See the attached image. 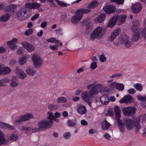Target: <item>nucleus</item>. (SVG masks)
I'll use <instances>...</instances> for the list:
<instances>
[{
  "label": "nucleus",
  "instance_id": "obj_54",
  "mask_svg": "<svg viewBox=\"0 0 146 146\" xmlns=\"http://www.w3.org/2000/svg\"><path fill=\"white\" fill-rule=\"evenodd\" d=\"M33 32V29H30L26 31L25 33V34L26 35H29L32 34Z\"/></svg>",
  "mask_w": 146,
  "mask_h": 146
},
{
  "label": "nucleus",
  "instance_id": "obj_3",
  "mask_svg": "<svg viewBox=\"0 0 146 146\" xmlns=\"http://www.w3.org/2000/svg\"><path fill=\"white\" fill-rule=\"evenodd\" d=\"M107 28L98 26L96 28L91 34L90 38L91 40L96 38L99 40L102 38L105 33Z\"/></svg>",
  "mask_w": 146,
  "mask_h": 146
},
{
  "label": "nucleus",
  "instance_id": "obj_46",
  "mask_svg": "<svg viewBox=\"0 0 146 146\" xmlns=\"http://www.w3.org/2000/svg\"><path fill=\"white\" fill-rule=\"evenodd\" d=\"M121 73H116L113 74L110 77V78H112L113 80V79L116 78L120 77L122 76Z\"/></svg>",
  "mask_w": 146,
  "mask_h": 146
},
{
  "label": "nucleus",
  "instance_id": "obj_5",
  "mask_svg": "<svg viewBox=\"0 0 146 146\" xmlns=\"http://www.w3.org/2000/svg\"><path fill=\"white\" fill-rule=\"evenodd\" d=\"M32 60L34 66L36 68L40 67L42 65L43 60L37 54L34 53L33 54Z\"/></svg>",
  "mask_w": 146,
  "mask_h": 146
},
{
  "label": "nucleus",
  "instance_id": "obj_16",
  "mask_svg": "<svg viewBox=\"0 0 146 146\" xmlns=\"http://www.w3.org/2000/svg\"><path fill=\"white\" fill-rule=\"evenodd\" d=\"M81 97L83 101L85 102L90 101L92 98V96L90 95L89 92H84L81 94Z\"/></svg>",
  "mask_w": 146,
  "mask_h": 146
},
{
  "label": "nucleus",
  "instance_id": "obj_57",
  "mask_svg": "<svg viewBox=\"0 0 146 146\" xmlns=\"http://www.w3.org/2000/svg\"><path fill=\"white\" fill-rule=\"evenodd\" d=\"M124 0H113V2L116 3L118 5H122L123 4Z\"/></svg>",
  "mask_w": 146,
  "mask_h": 146
},
{
  "label": "nucleus",
  "instance_id": "obj_26",
  "mask_svg": "<svg viewBox=\"0 0 146 146\" xmlns=\"http://www.w3.org/2000/svg\"><path fill=\"white\" fill-rule=\"evenodd\" d=\"M78 112L79 114L82 115L85 114L87 112L86 107L83 105H80L78 107Z\"/></svg>",
  "mask_w": 146,
  "mask_h": 146
},
{
  "label": "nucleus",
  "instance_id": "obj_58",
  "mask_svg": "<svg viewBox=\"0 0 146 146\" xmlns=\"http://www.w3.org/2000/svg\"><path fill=\"white\" fill-rule=\"evenodd\" d=\"M142 36L144 38L146 39V27L142 31Z\"/></svg>",
  "mask_w": 146,
  "mask_h": 146
},
{
  "label": "nucleus",
  "instance_id": "obj_12",
  "mask_svg": "<svg viewBox=\"0 0 146 146\" xmlns=\"http://www.w3.org/2000/svg\"><path fill=\"white\" fill-rule=\"evenodd\" d=\"M120 31V29L119 28H116L113 30L109 37V40L110 42H113L116 37L119 35Z\"/></svg>",
  "mask_w": 146,
  "mask_h": 146
},
{
  "label": "nucleus",
  "instance_id": "obj_39",
  "mask_svg": "<svg viewBox=\"0 0 146 146\" xmlns=\"http://www.w3.org/2000/svg\"><path fill=\"white\" fill-rule=\"evenodd\" d=\"M9 18V15L8 14H5L2 16L0 18V20L3 22L7 21Z\"/></svg>",
  "mask_w": 146,
  "mask_h": 146
},
{
  "label": "nucleus",
  "instance_id": "obj_24",
  "mask_svg": "<svg viewBox=\"0 0 146 146\" xmlns=\"http://www.w3.org/2000/svg\"><path fill=\"white\" fill-rule=\"evenodd\" d=\"M34 128H31V127L25 126H22L21 127V130L25 131L26 133L29 132L31 133H35L34 131Z\"/></svg>",
  "mask_w": 146,
  "mask_h": 146
},
{
  "label": "nucleus",
  "instance_id": "obj_17",
  "mask_svg": "<svg viewBox=\"0 0 146 146\" xmlns=\"http://www.w3.org/2000/svg\"><path fill=\"white\" fill-rule=\"evenodd\" d=\"M25 71L27 74L31 76H35L36 73V71L35 69L32 66L27 67Z\"/></svg>",
  "mask_w": 146,
  "mask_h": 146
},
{
  "label": "nucleus",
  "instance_id": "obj_41",
  "mask_svg": "<svg viewBox=\"0 0 146 146\" xmlns=\"http://www.w3.org/2000/svg\"><path fill=\"white\" fill-rule=\"evenodd\" d=\"M19 134L13 133L9 137V139L12 141H15L18 139Z\"/></svg>",
  "mask_w": 146,
  "mask_h": 146
},
{
  "label": "nucleus",
  "instance_id": "obj_51",
  "mask_svg": "<svg viewBox=\"0 0 146 146\" xmlns=\"http://www.w3.org/2000/svg\"><path fill=\"white\" fill-rule=\"evenodd\" d=\"M117 82H114L110 84L109 85V88L110 89H113L114 88H116Z\"/></svg>",
  "mask_w": 146,
  "mask_h": 146
},
{
  "label": "nucleus",
  "instance_id": "obj_36",
  "mask_svg": "<svg viewBox=\"0 0 146 146\" xmlns=\"http://www.w3.org/2000/svg\"><path fill=\"white\" fill-rule=\"evenodd\" d=\"M57 106L54 104H50L48 107V109L49 111L53 112V111L56 110L57 109Z\"/></svg>",
  "mask_w": 146,
  "mask_h": 146
},
{
  "label": "nucleus",
  "instance_id": "obj_13",
  "mask_svg": "<svg viewBox=\"0 0 146 146\" xmlns=\"http://www.w3.org/2000/svg\"><path fill=\"white\" fill-rule=\"evenodd\" d=\"M132 11L134 13H138L141 10L142 6L141 4L139 2H137L132 5Z\"/></svg>",
  "mask_w": 146,
  "mask_h": 146
},
{
  "label": "nucleus",
  "instance_id": "obj_37",
  "mask_svg": "<svg viewBox=\"0 0 146 146\" xmlns=\"http://www.w3.org/2000/svg\"><path fill=\"white\" fill-rule=\"evenodd\" d=\"M9 80L8 78H5L0 80V85L4 86L7 83L9 82Z\"/></svg>",
  "mask_w": 146,
  "mask_h": 146
},
{
  "label": "nucleus",
  "instance_id": "obj_63",
  "mask_svg": "<svg viewBox=\"0 0 146 146\" xmlns=\"http://www.w3.org/2000/svg\"><path fill=\"white\" fill-rule=\"evenodd\" d=\"M39 16V14L36 13L33 15L31 18V20L32 21H34L35 19L38 18Z\"/></svg>",
  "mask_w": 146,
  "mask_h": 146
},
{
  "label": "nucleus",
  "instance_id": "obj_60",
  "mask_svg": "<svg viewBox=\"0 0 146 146\" xmlns=\"http://www.w3.org/2000/svg\"><path fill=\"white\" fill-rule=\"evenodd\" d=\"M58 45H51L50 46V49L53 50H56L58 49Z\"/></svg>",
  "mask_w": 146,
  "mask_h": 146
},
{
  "label": "nucleus",
  "instance_id": "obj_18",
  "mask_svg": "<svg viewBox=\"0 0 146 146\" xmlns=\"http://www.w3.org/2000/svg\"><path fill=\"white\" fill-rule=\"evenodd\" d=\"M15 72L20 79H24L27 76V74L21 69L17 68Z\"/></svg>",
  "mask_w": 146,
  "mask_h": 146
},
{
  "label": "nucleus",
  "instance_id": "obj_28",
  "mask_svg": "<svg viewBox=\"0 0 146 146\" xmlns=\"http://www.w3.org/2000/svg\"><path fill=\"white\" fill-rule=\"evenodd\" d=\"M99 5V3L97 1L94 0L88 5L87 8H89L91 9H93L98 7Z\"/></svg>",
  "mask_w": 146,
  "mask_h": 146
},
{
  "label": "nucleus",
  "instance_id": "obj_48",
  "mask_svg": "<svg viewBox=\"0 0 146 146\" xmlns=\"http://www.w3.org/2000/svg\"><path fill=\"white\" fill-rule=\"evenodd\" d=\"M17 42V38H14L11 40L7 42V44L8 45L13 44H15Z\"/></svg>",
  "mask_w": 146,
  "mask_h": 146
},
{
  "label": "nucleus",
  "instance_id": "obj_19",
  "mask_svg": "<svg viewBox=\"0 0 146 146\" xmlns=\"http://www.w3.org/2000/svg\"><path fill=\"white\" fill-rule=\"evenodd\" d=\"M117 18L118 24L120 25L124 23L126 21L127 16L125 15H115Z\"/></svg>",
  "mask_w": 146,
  "mask_h": 146
},
{
  "label": "nucleus",
  "instance_id": "obj_56",
  "mask_svg": "<svg viewBox=\"0 0 146 146\" xmlns=\"http://www.w3.org/2000/svg\"><path fill=\"white\" fill-rule=\"evenodd\" d=\"M114 111L115 113H120L121 110L119 106H115L114 108Z\"/></svg>",
  "mask_w": 146,
  "mask_h": 146
},
{
  "label": "nucleus",
  "instance_id": "obj_11",
  "mask_svg": "<svg viewBox=\"0 0 146 146\" xmlns=\"http://www.w3.org/2000/svg\"><path fill=\"white\" fill-rule=\"evenodd\" d=\"M134 99L130 95H127L121 99L119 102L121 103H131L134 102Z\"/></svg>",
  "mask_w": 146,
  "mask_h": 146
},
{
  "label": "nucleus",
  "instance_id": "obj_32",
  "mask_svg": "<svg viewBox=\"0 0 146 146\" xmlns=\"http://www.w3.org/2000/svg\"><path fill=\"white\" fill-rule=\"evenodd\" d=\"M141 31L138 30L137 32H135L132 37V40L133 41L136 42L139 40L140 35Z\"/></svg>",
  "mask_w": 146,
  "mask_h": 146
},
{
  "label": "nucleus",
  "instance_id": "obj_59",
  "mask_svg": "<svg viewBox=\"0 0 146 146\" xmlns=\"http://www.w3.org/2000/svg\"><path fill=\"white\" fill-rule=\"evenodd\" d=\"M128 93L130 94H133L135 93L136 90L133 88H130L127 90Z\"/></svg>",
  "mask_w": 146,
  "mask_h": 146
},
{
  "label": "nucleus",
  "instance_id": "obj_62",
  "mask_svg": "<svg viewBox=\"0 0 146 146\" xmlns=\"http://www.w3.org/2000/svg\"><path fill=\"white\" fill-rule=\"evenodd\" d=\"M8 46L12 50H14L17 48V46L16 44H13L8 45Z\"/></svg>",
  "mask_w": 146,
  "mask_h": 146
},
{
  "label": "nucleus",
  "instance_id": "obj_20",
  "mask_svg": "<svg viewBox=\"0 0 146 146\" xmlns=\"http://www.w3.org/2000/svg\"><path fill=\"white\" fill-rule=\"evenodd\" d=\"M0 127L4 129H8L10 130H14L15 129L13 126L1 122H0Z\"/></svg>",
  "mask_w": 146,
  "mask_h": 146
},
{
  "label": "nucleus",
  "instance_id": "obj_1",
  "mask_svg": "<svg viewBox=\"0 0 146 146\" xmlns=\"http://www.w3.org/2000/svg\"><path fill=\"white\" fill-rule=\"evenodd\" d=\"M53 124V120L48 119H42L39 121L37 123V127H34V131L37 132L40 131L45 130L52 126Z\"/></svg>",
  "mask_w": 146,
  "mask_h": 146
},
{
  "label": "nucleus",
  "instance_id": "obj_9",
  "mask_svg": "<svg viewBox=\"0 0 146 146\" xmlns=\"http://www.w3.org/2000/svg\"><path fill=\"white\" fill-rule=\"evenodd\" d=\"M77 10L75 13V15L71 17V21L73 24H76L82 19L83 15L78 12Z\"/></svg>",
  "mask_w": 146,
  "mask_h": 146
},
{
  "label": "nucleus",
  "instance_id": "obj_53",
  "mask_svg": "<svg viewBox=\"0 0 146 146\" xmlns=\"http://www.w3.org/2000/svg\"><path fill=\"white\" fill-rule=\"evenodd\" d=\"M106 58L104 55L102 54L101 55L100 57V61L102 62L106 61Z\"/></svg>",
  "mask_w": 146,
  "mask_h": 146
},
{
  "label": "nucleus",
  "instance_id": "obj_35",
  "mask_svg": "<svg viewBox=\"0 0 146 146\" xmlns=\"http://www.w3.org/2000/svg\"><path fill=\"white\" fill-rule=\"evenodd\" d=\"M78 12H79L80 14H82V15L84 13H90L91 11V9L89 8H87V9H80L78 10Z\"/></svg>",
  "mask_w": 146,
  "mask_h": 146
},
{
  "label": "nucleus",
  "instance_id": "obj_49",
  "mask_svg": "<svg viewBox=\"0 0 146 146\" xmlns=\"http://www.w3.org/2000/svg\"><path fill=\"white\" fill-rule=\"evenodd\" d=\"M56 2L60 6H61L66 7L68 5L66 4V3H64L58 0H55Z\"/></svg>",
  "mask_w": 146,
  "mask_h": 146
},
{
  "label": "nucleus",
  "instance_id": "obj_43",
  "mask_svg": "<svg viewBox=\"0 0 146 146\" xmlns=\"http://www.w3.org/2000/svg\"><path fill=\"white\" fill-rule=\"evenodd\" d=\"M66 98L63 96H61L58 98L57 100V103H64L66 102Z\"/></svg>",
  "mask_w": 146,
  "mask_h": 146
},
{
  "label": "nucleus",
  "instance_id": "obj_8",
  "mask_svg": "<svg viewBox=\"0 0 146 146\" xmlns=\"http://www.w3.org/2000/svg\"><path fill=\"white\" fill-rule=\"evenodd\" d=\"M27 12V10L25 7H21L17 13V16L19 19L20 21H22L26 19L27 18L26 16Z\"/></svg>",
  "mask_w": 146,
  "mask_h": 146
},
{
  "label": "nucleus",
  "instance_id": "obj_6",
  "mask_svg": "<svg viewBox=\"0 0 146 146\" xmlns=\"http://www.w3.org/2000/svg\"><path fill=\"white\" fill-rule=\"evenodd\" d=\"M33 117V115L32 114L27 113L16 118L14 121V123L16 125H17L21 122L28 120Z\"/></svg>",
  "mask_w": 146,
  "mask_h": 146
},
{
  "label": "nucleus",
  "instance_id": "obj_38",
  "mask_svg": "<svg viewBox=\"0 0 146 146\" xmlns=\"http://www.w3.org/2000/svg\"><path fill=\"white\" fill-rule=\"evenodd\" d=\"M67 125L70 127H74L75 126L76 124V121H73L72 120H68L66 122Z\"/></svg>",
  "mask_w": 146,
  "mask_h": 146
},
{
  "label": "nucleus",
  "instance_id": "obj_29",
  "mask_svg": "<svg viewBox=\"0 0 146 146\" xmlns=\"http://www.w3.org/2000/svg\"><path fill=\"white\" fill-rule=\"evenodd\" d=\"M106 17L105 13H102L100 15L97 17L95 18L94 20L96 23H101L104 20Z\"/></svg>",
  "mask_w": 146,
  "mask_h": 146
},
{
  "label": "nucleus",
  "instance_id": "obj_30",
  "mask_svg": "<svg viewBox=\"0 0 146 146\" xmlns=\"http://www.w3.org/2000/svg\"><path fill=\"white\" fill-rule=\"evenodd\" d=\"M139 25V21L137 20L134 21L132 23L131 27V30L135 32L138 29V26Z\"/></svg>",
  "mask_w": 146,
  "mask_h": 146
},
{
  "label": "nucleus",
  "instance_id": "obj_34",
  "mask_svg": "<svg viewBox=\"0 0 146 146\" xmlns=\"http://www.w3.org/2000/svg\"><path fill=\"white\" fill-rule=\"evenodd\" d=\"M27 62V58L25 56L20 57L18 61L19 64L20 65H23Z\"/></svg>",
  "mask_w": 146,
  "mask_h": 146
},
{
  "label": "nucleus",
  "instance_id": "obj_27",
  "mask_svg": "<svg viewBox=\"0 0 146 146\" xmlns=\"http://www.w3.org/2000/svg\"><path fill=\"white\" fill-rule=\"evenodd\" d=\"M11 70L8 67H1L0 68V74L5 75L9 74L11 72Z\"/></svg>",
  "mask_w": 146,
  "mask_h": 146
},
{
  "label": "nucleus",
  "instance_id": "obj_21",
  "mask_svg": "<svg viewBox=\"0 0 146 146\" xmlns=\"http://www.w3.org/2000/svg\"><path fill=\"white\" fill-rule=\"evenodd\" d=\"M9 86L11 88L16 87L19 84L17 79L16 77H13L12 78L9 80Z\"/></svg>",
  "mask_w": 146,
  "mask_h": 146
},
{
  "label": "nucleus",
  "instance_id": "obj_47",
  "mask_svg": "<svg viewBox=\"0 0 146 146\" xmlns=\"http://www.w3.org/2000/svg\"><path fill=\"white\" fill-rule=\"evenodd\" d=\"M63 136L65 139H68L70 138L71 136V134L69 132H65L63 133Z\"/></svg>",
  "mask_w": 146,
  "mask_h": 146
},
{
  "label": "nucleus",
  "instance_id": "obj_33",
  "mask_svg": "<svg viewBox=\"0 0 146 146\" xmlns=\"http://www.w3.org/2000/svg\"><path fill=\"white\" fill-rule=\"evenodd\" d=\"M117 125L120 132L123 133L125 131V126L121 120L117 121Z\"/></svg>",
  "mask_w": 146,
  "mask_h": 146
},
{
  "label": "nucleus",
  "instance_id": "obj_4",
  "mask_svg": "<svg viewBox=\"0 0 146 146\" xmlns=\"http://www.w3.org/2000/svg\"><path fill=\"white\" fill-rule=\"evenodd\" d=\"M119 42L121 44H123L124 46L129 48L131 46V42L129 37L126 35H121L119 39Z\"/></svg>",
  "mask_w": 146,
  "mask_h": 146
},
{
  "label": "nucleus",
  "instance_id": "obj_52",
  "mask_svg": "<svg viewBox=\"0 0 146 146\" xmlns=\"http://www.w3.org/2000/svg\"><path fill=\"white\" fill-rule=\"evenodd\" d=\"M25 7L26 8V10H27V8L30 9H33L32 3H26L25 4Z\"/></svg>",
  "mask_w": 146,
  "mask_h": 146
},
{
  "label": "nucleus",
  "instance_id": "obj_45",
  "mask_svg": "<svg viewBox=\"0 0 146 146\" xmlns=\"http://www.w3.org/2000/svg\"><path fill=\"white\" fill-rule=\"evenodd\" d=\"M133 86L138 91H141L143 90L142 85L140 84L137 83L134 85Z\"/></svg>",
  "mask_w": 146,
  "mask_h": 146
},
{
  "label": "nucleus",
  "instance_id": "obj_2",
  "mask_svg": "<svg viewBox=\"0 0 146 146\" xmlns=\"http://www.w3.org/2000/svg\"><path fill=\"white\" fill-rule=\"evenodd\" d=\"M139 123L140 121L139 118H137L135 120H134L130 119H125L124 122L127 129L130 130L135 127L136 132L138 131L141 128V125Z\"/></svg>",
  "mask_w": 146,
  "mask_h": 146
},
{
  "label": "nucleus",
  "instance_id": "obj_55",
  "mask_svg": "<svg viewBox=\"0 0 146 146\" xmlns=\"http://www.w3.org/2000/svg\"><path fill=\"white\" fill-rule=\"evenodd\" d=\"M97 66L96 62H94L91 63L90 67L91 69L94 70L97 68Z\"/></svg>",
  "mask_w": 146,
  "mask_h": 146
},
{
  "label": "nucleus",
  "instance_id": "obj_23",
  "mask_svg": "<svg viewBox=\"0 0 146 146\" xmlns=\"http://www.w3.org/2000/svg\"><path fill=\"white\" fill-rule=\"evenodd\" d=\"M9 141V139H6L5 137V135L0 130V145L7 144Z\"/></svg>",
  "mask_w": 146,
  "mask_h": 146
},
{
  "label": "nucleus",
  "instance_id": "obj_61",
  "mask_svg": "<svg viewBox=\"0 0 146 146\" xmlns=\"http://www.w3.org/2000/svg\"><path fill=\"white\" fill-rule=\"evenodd\" d=\"M62 29L61 28H59L58 29L56 30V33L63 35V33L62 32Z\"/></svg>",
  "mask_w": 146,
  "mask_h": 146
},
{
  "label": "nucleus",
  "instance_id": "obj_15",
  "mask_svg": "<svg viewBox=\"0 0 146 146\" xmlns=\"http://www.w3.org/2000/svg\"><path fill=\"white\" fill-rule=\"evenodd\" d=\"M103 9L106 13L110 14L114 12L116 9L114 6L113 5H109L104 7Z\"/></svg>",
  "mask_w": 146,
  "mask_h": 146
},
{
  "label": "nucleus",
  "instance_id": "obj_7",
  "mask_svg": "<svg viewBox=\"0 0 146 146\" xmlns=\"http://www.w3.org/2000/svg\"><path fill=\"white\" fill-rule=\"evenodd\" d=\"M137 109L133 106L124 108H123L122 111L124 114L128 116H131L136 113Z\"/></svg>",
  "mask_w": 146,
  "mask_h": 146
},
{
  "label": "nucleus",
  "instance_id": "obj_40",
  "mask_svg": "<svg viewBox=\"0 0 146 146\" xmlns=\"http://www.w3.org/2000/svg\"><path fill=\"white\" fill-rule=\"evenodd\" d=\"M47 119L48 120H52V119L54 118V115H53V112L48 111L47 114Z\"/></svg>",
  "mask_w": 146,
  "mask_h": 146
},
{
  "label": "nucleus",
  "instance_id": "obj_31",
  "mask_svg": "<svg viewBox=\"0 0 146 146\" xmlns=\"http://www.w3.org/2000/svg\"><path fill=\"white\" fill-rule=\"evenodd\" d=\"M100 101L103 104L107 105L109 102V98L106 95L103 96L100 98Z\"/></svg>",
  "mask_w": 146,
  "mask_h": 146
},
{
  "label": "nucleus",
  "instance_id": "obj_25",
  "mask_svg": "<svg viewBox=\"0 0 146 146\" xmlns=\"http://www.w3.org/2000/svg\"><path fill=\"white\" fill-rule=\"evenodd\" d=\"M102 125V129L103 130L108 129L110 127V124L106 120L102 121L101 123Z\"/></svg>",
  "mask_w": 146,
  "mask_h": 146
},
{
  "label": "nucleus",
  "instance_id": "obj_22",
  "mask_svg": "<svg viewBox=\"0 0 146 146\" xmlns=\"http://www.w3.org/2000/svg\"><path fill=\"white\" fill-rule=\"evenodd\" d=\"M117 21V18L115 16H112L109 21L107 24V27L110 28L113 27L115 25Z\"/></svg>",
  "mask_w": 146,
  "mask_h": 146
},
{
  "label": "nucleus",
  "instance_id": "obj_10",
  "mask_svg": "<svg viewBox=\"0 0 146 146\" xmlns=\"http://www.w3.org/2000/svg\"><path fill=\"white\" fill-rule=\"evenodd\" d=\"M103 88L102 84H98L94 86L89 91L90 95L92 97L94 95L98 93L100 90V89Z\"/></svg>",
  "mask_w": 146,
  "mask_h": 146
},
{
  "label": "nucleus",
  "instance_id": "obj_14",
  "mask_svg": "<svg viewBox=\"0 0 146 146\" xmlns=\"http://www.w3.org/2000/svg\"><path fill=\"white\" fill-rule=\"evenodd\" d=\"M21 45L29 52H33L35 50V47L34 46L26 42H23Z\"/></svg>",
  "mask_w": 146,
  "mask_h": 146
},
{
  "label": "nucleus",
  "instance_id": "obj_50",
  "mask_svg": "<svg viewBox=\"0 0 146 146\" xmlns=\"http://www.w3.org/2000/svg\"><path fill=\"white\" fill-rule=\"evenodd\" d=\"M33 9H36L39 8L40 7V4L36 2L32 3Z\"/></svg>",
  "mask_w": 146,
  "mask_h": 146
},
{
  "label": "nucleus",
  "instance_id": "obj_42",
  "mask_svg": "<svg viewBox=\"0 0 146 146\" xmlns=\"http://www.w3.org/2000/svg\"><path fill=\"white\" fill-rule=\"evenodd\" d=\"M115 88L120 91H122L124 89V85L122 83H119L117 82Z\"/></svg>",
  "mask_w": 146,
  "mask_h": 146
},
{
  "label": "nucleus",
  "instance_id": "obj_64",
  "mask_svg": "<svg viewBox=\"0 0 146 146\" xmlns=\"http://www.w3.org/2000/svg\"><path fill=\"white\" fill-rule=\"evenodd\" d=\"M104 137L106 139L110 140L111 138V136L108 133H106L104 135Z\"/></svg>",
  "mask_w": 146,
  "mask_h": 146
},
{
  "label": "nucleus",
  "instance_id": "obj_44",
  "mask_svg": "<svg viewBox=\"0 0 146 146\" xmlns=\"http://www.w3.org/2000/svg\"><path fill=\"white\" fill-rule=\"evenodd\" d=\"M137 98L142 102H145L146 103V94L142 96H141L139 95H137Z\"/></svg>",
  "mask_w": 146,
  "mask_h": 146
}]
</instances>
